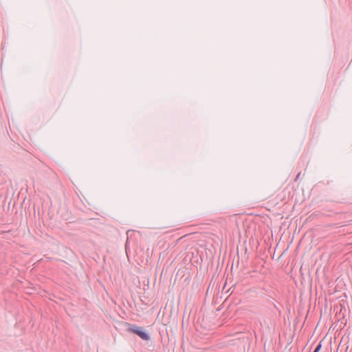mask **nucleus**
<instances>
[{
    "instance_id": "f03ea898",
    "label": "nucleus",
    "mask_w": 352,
    "mask_h": 352,
    "mask_svg": "<svg viewBox=\"0 0 352 352\" xmlns=\"http://www.w3.org/2000/svg\"><path fill=\"white\" fill-rule=\"evenodd\" d=\"M140 328L138 327H135V326H132L131 328H130V331L135 333L136 334V331H138Z\"/></svg>"
},
{
    "instance_id": "7ed1b4c3",
    "label": "nucleus",
    "mask_w": 352,
    "mask_h": 352,
    "mask_svg": "<svg viewBox=\"0 0 352 352\" xmlns=\"http://www.w3.org/2000/svg\"><path fill=\"white\" fill-rule=\"evenodd\" d=\"M320 345H318V346L316 348V349L314 350V352H318V351L320 350Z\"/></svg>"
},
{
    "instance_id": "f257e3e1",
    "label": "nucleus",
    "mask_w": 352,
    "mask_h": 352,
    "mask_svg": "<svg viewBox=\"0 0 352 352\" xmlns=\"http://www.w3.org/2000/svg\"><path fill=\"white\" fill-rule=\"evenodd\" d=\"M136 334L138 335L142 339L144 340H148L149 339L148 335L144 332L141 328L136 331Z\"/></svg>"
}]
</instances>
